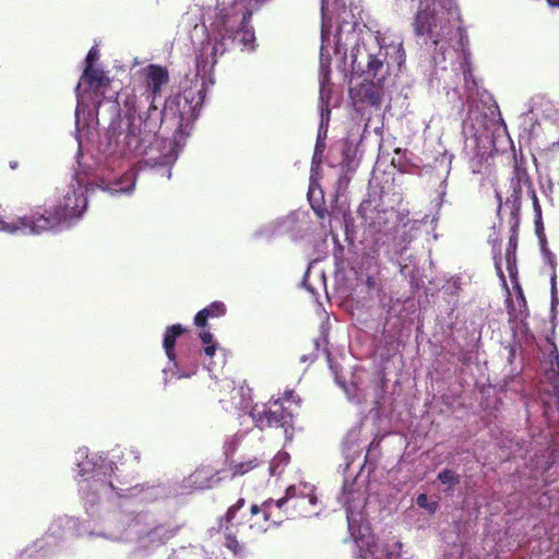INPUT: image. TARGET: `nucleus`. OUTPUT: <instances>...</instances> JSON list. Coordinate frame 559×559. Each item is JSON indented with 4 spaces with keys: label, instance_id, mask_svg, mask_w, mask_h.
<instances>
[{
    "label": "nucleus",
    "instance_id": "1",
    "mask_svg": "<svg viewBox=\"0 0 559 559\" xmlns=\"http://www.w3.org/2000/svg\"><path fill=\"white\" fill-rule=\"evenodd\" d=\"M204 95L202 90L186 88L181 93L168 96L162 110L152 108L145 111V118L134 117L127 126L123 138L124 150L129 153L144 154L153 143L163 124L173 128L178 134H188L197 120Z\"/></svg>",
    "mask_w": 559,
    "mask_h": 559
},
{
    "label": "nucleus",
    "instance_id": "2",
    "mask_svg": "<svg viewBox=\"0 0 559 559\" xmlns=\"http://www.w3.org/2000/svg\"><path fill=\"white\" fill-rule=\"evenodd\" d=\"M254 10L246 9L238 19L234 7H215L210 15V35L202 41L197 53V70L203 74L211 71L230 48L239 47L241 50H253L255 35L249 24Z\"/></svg>",
    "mask_w": 559,
    "mask_h": 559
},
{
    "label": "nucleus",
    "instance_id": "3",
    "mask_svg": "<svg viewBox=\"0 0 559 559\" xmlns=\"http://www.w3.org/2000/svg\"><path fill=\"white\" fill-rule=\"evenodd\" d=\"M87 207L83 189L69 188L62 199L51 210L37 206L29 214L21 216L24 235H41L58 228L67 219L80 217Z\"/></svg>",
    "mask_w": 559,
    "mask_h": 559
},
{
    "label": "nucleus",
    "instance_id": "4",
    "mask_svg": "<svg viewBox=\"0 0 559 559\" xmlns=\"http://www.w3.org/2000/svg\"><path fill=\"white\" fill-rule=\"evenodd\" d=\"M143 88L140 96L129 94L123 100L124 115L128 126L134 117L145 118V111L156 108V99L162 97L163 88L169 84L170 78L166 67L151 63L143 70Z\"/></svg>",
    "mask_w": 559,
    "mask_h": 559
},
{
    "label": "nucleus",
    "instance_id": "5",
    "mask_svg": "<svg viewBox=\"0 0 559 559\" xmlns=\"http://www.w3.org/2000/svg\"><path fill=\"white\" fill-rule=\"evenodd\" d=\"M249 415L260 430L282 428L287 436L293 430V413L280 400L251 407Z\"/></svg>",
    "mask_w": 559,
    "mask_h": 559
},
{
    "label": "nucleus",
    "instance_id": "6",
    "mask_svg": "<svg viewBox=\"0 0 559 559\" xmlns=\"http://www.w3.org/2000/svg\"><path fill=\"white\" fill-rule=\"evenodd\" d=\"M352 69L357 74H366L368 79L381 83L384 80V61L386 53L378 48L377 53L367 51L365 44L356 43L352 49Z\"/></svg>",
    "mask_w": 559,
    "mask_h": 559
},
{
    "label": "nucleus",
    "instance_id": "7",
    "mask_svg": "<svg viewBox=\"0 0 559 559\" xmlns=\"http://www.w3.org/2000/svg\"><path fill=\"white\" fill-rule=\"evenodd\" d=\"M109 480L103 479L100 477L102 473L95 472L91 480H86L85 486L82 489L84 491L86 489L92 490L96 495L106 490H111L115 491L119 497H135L144 490L143 485L135 484L132 486L131 481L122 480L121 475L118 474V472H120L118 466H109ZM103 475H106V473H103Z\"/></svg>",
    "mask_w": 559,
    "mask_h": 559
},
{
    "label": "nucleus",
    "instance_id": "8",
    "mask_svg": "<svg viewBox=\"0 0 559 559\" xmlns=\"http://www.w3.org/2000/svg\"><path fill=\"white\" fill-rule=\"evenodd\" d=\"M283 498L293 518L309 516L316 513L314 507L318 498L314 495V488L308 484L289 486Z\"/></svg>",
    "mask_w": 559,
    "mask_h": 559
},
{
    "label": "nucleus",
    "instance_id": "9",
    "mask_svg": "<svg viewBox=\"0 0 559 559\" xmlns=\"http://www.w3.org/2000/svg\"><path fill=\"white\" fill-rule=\"evenodd\" d=\"M252 516L262 515L263 524L255 521L251 524V528L257 527L259 531H267L272 526L282 524L285 520L294 519L290 511L287 509L284 498L273 500L267 499L261 506L252 504L250 507Z\"/></svg>",
    "mask_w": 559,
    "mask_h": 559
},
{
    "label": "nucleus",
    "instance_id": "10",
    "mask_svg": "<svg viewBox=\"0 0 559 559\" xmlns=\"http://www.w3.org/2000/svg\"><path fill=\"white\" fill-rule=\"evenodd\" d=\"M413 27L416 36H428L436 44L447 38L443 27L438 26L435 13L428 5L418 9L414 17Z\"/></svg>",
    "mask_w": 559,
    "mask_h": 559
},
{
    "label": "nucleus",
    "instance_id": "11",
    "mask_svg": "<svg viewBox=\"0 0 559 559\" xmlns=\"http://www.w3.org/2000/svg\"><path fill=\"white\" fill-rule=\"evenodd\" d=\"M462 134L465 138L464 152L468 155V150H474L475 155L479 156L480 144L488 139L487 129L483 123V120L478 121V112H475V117L469 116L462 122Z\"/></svg>",
    "mask_w": 559,
    "mask_h": 559
},
{
    "label": "nucleus",
    "instance_id": "12",
    "mask_svg": "<svg viewBox=\"0 0 559 559\" xmlns=\"http://www.w3.org/2000/svg\"><path fill=\"white\" fill-rule=\"evenodd\" d=\"M456 36L459 37V45L463 55V62L461 67L463 70L465 87L468 92V98H471L474 93H477L478 84L475 76L473 75L471 52L467 49L468 38L465 29H463L461 26H456Z\"/></svg>",
    "mask_w": 559,
    "mask_h": 559
},
{
    "label": "nucleus",
    "instance_id": "13",
    "mask_svg": "<svg viewBox=\"0 0 559 559\" xmlns=\"http://www.w3.org/2000/svg\"><path fill=\"white\" fill-rule=\"evenodd\" d=\"M246 500L239 498L233 506H230L224 516L226 522V547L230 549L235 555H240L243 551V545L238 542L235 535L230 533L231 526L241 525L242 522L238 520L237 513L245 507Z\"/></svg>",
    "mask_w": 559,
    "mask_h": 559
},
{
    "label": "nucleus",
    "instance_id": "14",
    "mask_svg": "<svg viewBox=\"0 0 559 559\" xmlns=\"http://www.w3.org/2000/svg\"><path fill=\"white\" fill-rule=\"evenodd\" d=\"M512 193L511 198H513L514 205L520 204L522 188L531 189L533 181L527 173V170L521 165L516 164L514 167V176L512 177Z\"/></svg>",
    "mask_w": 559,
    "mask_h": 559
},
{
    "label": "nucleus",
    "instance_id": "15",
    "mask_svg": "<svg viewBox=\"0 0 559 559\" xmlns=\"http://www.w3.org/2000/svg\"><path fill=\"white\" fill-rule=\"evenodd\" d=\"M82 81L86 85H88V87L94 93H102V94H103L102 88L108 86L109 82H110L109 78L104 73L103 70L96 69L94 67L84 69V72L82 75Z\"/></svg>",
    "mask_w": 559,
    "mask_h": 559
},
{
    "label": "nucleus",
    "instance_id": "16",
    "mask_svg": "<svg viewBox=\"0 0 559 559\" xmlns=\"http://www.w3.org/2000/svg\"><path fill=\"white\" fill-rule=\"evenodd\" d=\"M185 331L186 329L179 323L168 326L165 331L163 347L165 349L167 358L174 362L176 360L175 345L177 337L183 334Z\"/></svg>",
    "mask_w": 559,
    "mask_h": 559
},
{
    "label": "nucleus",
    "instance_id": "17",
    "mask_svg": "<svg viewBox=\"0 0 559 559\" xmlns=\"http://www.w3.org/2000/svg\"><path fill=\"white\" fill-rule=\"evenodd\" d=\"M225 313V305L221 301H214L195 314L194 324L199 328H205L210 318H219Z\"/></svg>",
    "mask_w": 559,
    "mask_h": 559
},
{
    "label": "nucleus",
    "instance_id": "18",
    "mask_svg": "<svg viewBox=\"0 0 559 559\" xmlns=\"http://www.w3.org/2000/svg\"><path fill=\"white\" fill-rule=\"evenodd\" d=\"M214 474L207 468H199L189 476L190 486L203 490L211 488L214 481Z\"/></svg>",
    "mask_w": 559,
    "mask_h": 559
},
{
    "label": "nucleus",
    "instance_id": "19",
    "mask_svg": "<svg viewBox=\"0 0 559 559\" xmlns=\"http://www.w3.org/2000/svg\"><path fill=\"white\" fill-rule=\"evenodd\" d=\"M262 464V461L258 457L248 459L242 462H231L229 464L228 471L230 473V477H240L249 472L253 471L254 468L259 467Z\"/></svg>",
    "mask_w": 559,
    "mask_h": 559
},
{
    "label": "nucleus",
    "instance_id": "20",
    "mask_svg": "<svg viewBox=\"0 0 559 559\" xmlns=\"http://www.w3.org/2000/svg\"><path fill=\"white\" fill-rule=\"evenodd\" d=\"M168 559H206V552L199 546H182L175 549Z\"/></svg>",
    "mask_w": 559,
    "mask_h": 559
},
{
    "label": "nucleus",
    "instance_id": "21",
    "mask_svg": "<svg viewBox=\"0 0 559 559\" xmlns=\"http://www.w3.org/2000/svg\"><path fill=\"white\" fill-rule=\"evenodd\" d=\"M134 187V179L133 175L126 174L123 177H121L119 180H116L112 183H108L105 190L109 191L111 194L118 193V192H129Z\"/></svg>",
    "mask_w": 559,
    "mask_h": 559
},
{
    "label": "nucleus",
    "instance_id": "22",
    "mask_svg": "<svg viewBox=\"0 0 559 559\" xmlns=\"http://www.w3.org/2000/svg\"><path fill=\"white\" fill-rule=\"evenodd\" d=\"M362 99L371 106H379L381 103V93L373 85H361Z\"/></svg>",
    "mask_w": 559,
    "mask_h": 559
},
{
    "label": "nucleus",
    "instance_id": "23",
    "mask_svg": "<svg viewBox=\"0 0 559 559\" xmlns=\"http://www.w3.org/2000/svg\"><path fill=\"white\" fill-rule=\"evenodd\" d=\"M515 249H516V238L510 237L508 248L506 250V260H507V269L512 276L516 271L515 266Z\"/></svg>",
    "mask_w": 559,
    "mask_h": 559
},
{
    "label": "nucleus",
    "instance_id": "24",
    "mask_svg": "<svg viewBox=\"0 0 559 559\" xmlns=\"http://www.w3.org/2000/svg\"><path fill=\"white\" fill-rule=\"evenodd\" d=\"M199 337L202 343L206 345L203 348V353L209 357H213L217 349V344L214 342L213 334L207 330H202L199 334Z\"/></svg>",
    "mask_w": 559,
    "mask_h": 559
},
{
    "label": "nucleus",
    "instance_id": "25",
    "mask_svg": "<svg viewBox=\"0 0 559 559\" xmlns=\"http://www.w3.org/2000/svg\"><path fill=\"white\" fill-rule=\"evenodd\" d=\"M173 533L164 526H157L147 533L151 543L164 544L166 539L170 538Z\"/></svg>",
    "mask_w": 559,
    "mask_h": 559
},
{
    "label": "nucleus",
    "instance_id": "26",
    "mask_svg": "<svg viewBox=\"0 0 559 559\" xmlns=\"http://www.w3.org/2000/svg\"><path fill=\"white\" fill-rule=\"evenodd\" d=\"M416 503L419 508L427 510L430 514L437 512L438 510V502L437 501H430L428 496L426 493H420L417 496Z\"/></svg>",
    "mask_w": 559,
    "mask_h": 559
},
{
    "label": "nucleus",
    "instance_id": "27",
    "mask_svg": "<svg viewBox=\"0 0 559 559\" xmlns=\"http://www.w3.org/2000/svg\"><path fill=\"white\" fill-rule=\"evenodd\" d=\"M0 230L9 234L21 231L24 235V227L21 225V216L12 223H8L0 217Z\"/></svg>",
    "mask_w": 559,
    "mask_h": 559
},
{
    "label": "nucleus",
    "instance_id": "28",
    "mask_svg": "<svg viewBox=\"0 0 559 559\" xmlns=\"http://www.w3.org/2000/svg\"><path fill=\"white\" fill-rule=\"evenodd\" d=\"M309 202H310V206L313 210V212L316 213V215L320 219H324L329 212H328V209L325 207L323 201L322 200H316V199L310 197L309 198Z\"/></svg>",
    "mask_w": 559,
    "mask_h": 559
},
{
    "label": "nucleus",
    "instance_id": "29",
    "mask_svg": "<svg viewBox=\"0 0 559 559\" xmlns=\"http://www.w3.org/2000/svg\"><path fill=\"white\" fill-rule=\"evenodd\" d=\"M475 276L474 272H469L464 270L456 275V292L462 288L463 285L472 284V281Z\"/></svg>",
    "mask_w": 559,
    "mask_h": 559
},
{
    "label": "nucleus",
    "instance_id": "30",
    "mask_svg": "<svg viewBox=\"0 0 559 559\" xmlns=\"http://www.w3.org/2000/svg\"><path fill=\"white\" fill-rule=\"evenodd\" d=\"M438 478L443 483V484H449L450 486L452 485L453 480H454V472L451 471V469H444L443 472H441L439 475H438Z\"/></svg>",
    "mask_w": 559,
    "mask_h": 559
},
{
    "label": "nucleus",
    "instance_id": "31",
    "mask_svg": "<svg viewBox=\"0 0 559 559\" xmlns=\"http://www.w3.org/2000/svg\"><path fill=\"white\" fill-rule=\"evenodd\" d=\"M97 58H98V50L95 47L91 48L86 56V59H85V63H86L85 68L94 67V62L97 60Z\"/></svg>",
    "mask_w": 559,
    "mask_h": 559
},
{
    "label": "nucleus",
    "instance_id": "32",
    "mask_svg": "<svg viewBox=\"0 0 559 559\" xmlns=\"http://www.w3.org/2000/svg\"><path fill=\"white\" fill-rule=\"evenodd\" d=\"M280 402H282L283 404L285 402H295L297 405L299 404L300 400L297 399L296 400V395H295V392L294 391H286L283 395V397L278 399Z\"/></svg>",
    "mask_w": 559,
    "mask_h": 559
},
{
    "label": "nucleus",
    "instance_id": "33",
    "mask_svg": "<svg viewBox=\"0 0 559 559\" xmlns=\"http://www.w3.org/2000/svg\"><path fill=\"white\" fill-rule=\"evenodd\" d=\"M542 250H543L548 263L551 265L552 269H555V266H556L555 255L544 246L542 247Z\"/></svg>",
    "mask_w": 559,
    "mask_h": 559
},
{
    "label": "nucleus",
    "instance_id": "34",
    "mask_svg": "<svg viewBox=\"0 0 559 559\" xmlns=\"http://www.w3.org/2000/svg\"><path fill=\"white\" fill-rule=\"evenodd\" d=\"M495 266H496V271H497L498 276L500 277V280L506 285V276H504V273H503L502 267H501V260L500 259L499 260L496 259Z\"/></svg>",
    "mask_w": 559,
    "mask_h": 559
},
{
    "label": "nucleus",
    "instance_id": "35",
    "mask_svg": "<svg viewBox=\"0 0 559 559\" xmlns=\"http://www.w3.org/2000/svg\"><path fill=\"white\" fill-rule=\"evenodd\" d=\"M527 192L530 193L531 198H532V201H533V204H534V207L535 209H539V204H538V199H537V195H536V192L534 190V187L532 186L531 189H527Z\"/></svg>",
    "mask_w": 559,
    "mask_h": 559
},
{
    "label": "nucleus",
    "instance_id": "36",
    "mask_svg": "<svg viewBox=\"0 0 559 559\" xmlns=\"http://www.w3.org/2000/svg\"><path fill=\"white\" fill-rule=\"evenodd\" d=\"M255 521H258L259 523L263 524L262 515H261V514H259V515H257V516H252V515L250 514V518L247 520V522H248V524H249V526H250V527H251V524H253Z\"/></svg>",
    "mask_w": 559,
    "mask_h": 559
},
{
    "label": "nucleus",
    "instance_id": "37",
    "mask_svg": "<svg viewBox=\"0 0 559 559\" xmlns=\"http://www.w3.org/2000/svg\"><path fill=\"white\" fill-rule=\"evenodd\" d=\"M336 37H337V40H336V48H337V49H341V47H342V45H343V43H342V34H341V32H337Z\"/></svg>",
    "mask_w": 559,
    "mask_h": 559
},
{
    "label": "nucleus",
    "instance_id": "38",
    "mask_svg": "<svg viewBox=\"0 0 559 559\" xmlns=\"http://www.w3.org/2000/svg\"><path fill=\"white\" fill-rule=\"evenodd\" d=\"M551 293H552V295L556 294V274L555 273L551 276Z\"/></svg>",
    "mask_w": 559,
    "mask_h": 559
},
{
    "label": "nucleus",
    "instance_id": "39",
    "mask_svg": "<svg viewBox=\"0 0 559 559\" xmlns=\"http://www.w3.org/2000/svg\"><path fill=\"white\" fill-rule=\"evenodd\" d=\"M349 182V178L347 176H342L340 179H338V183L340 186L341 185H347Z\"/></svg>",
    "mask_w": 559,
    "mask_h": 559
},
{
    "label": "nucleus",
    "instance_id": "40",
    "mask_svg": "<svg viewBox=\"0 0 559 559\" xmlns=\"http://www.w3.org/2000/svg\"><path fill=\"white\" fill-rule=\"evenodd\" d=\"M9 165H10V168L13 170L19 167V163L16 160H11Z\"/></svg>",
    "mask_w": 559,
    "mask_h": 559
},
{
    "label": "nucleus",
    "instance_id": "41",
    "mask_svg": "<svg viewBox=\"0 0 559 559\" xmlns=\"http://www.w3.org/2000/svg\"><path fill=\"white\" fill-rule=\"evenodd\" d=\"M548 2L554 7H559V0H548Z\"/></svg>",
    "mask_w": 559,
    "mask_h": 559
},
{
    "label": "nucleus",
    "instance_id": "42",
    "mask_svg": "<svg viewBox=\"0 0 559 559\" xmlns=\"http://www.w3.org/2000/svg\"><path fill=\"white\" fill-rule=\"evenodd\" d=\"M325 0H322V2L324 3Z\"/></svg>",
    "mask_w": 559,
    "mask_h": 559
}]
</instances>
